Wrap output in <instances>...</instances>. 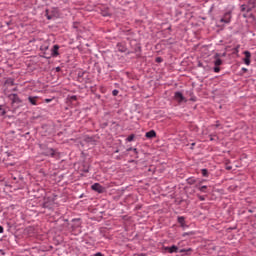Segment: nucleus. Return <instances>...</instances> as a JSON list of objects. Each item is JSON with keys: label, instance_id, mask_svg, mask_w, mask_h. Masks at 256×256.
<instances>
[{"label": "nucleus", "instance_id": "obj_4", "mask_svg": "<svg viewBox=\"0 0 256 256\" xmlns=\"http://www.w3.org/2000/svg\"><path fill=\"white\" fill-rule=\"evenodd\" d=\"M220 21L229 25L231 23V12H226Z\"/></svg>", "mask_w": 256, "mask_h": 256}, {"label": "nucleus", "instance_id": "obj_30", "mask_svg": "<svg viewBox=\"0 0 256 256\" xmlns=\"http://www.w3.org/2000/svg\"><path fill=\"white\" fill-rule=\"evenodd\" d=\"M107 15H108L107 13H103V16H104V17H107Z\"/></svg>", "mask_w": 256, "mask_h": 256}, {"label": "nucleus", "instance_id": "obj_35", "mask_svg": "<svg viewBox=\"0 0 256 256\" xmlns=\"http://www.w3.org/2000/svg\"><path fill=\"white\" fill-rule=\"evenodd\" d=\"M6 83H9V80H7V82Z\"/></svg>", "mask_w": 256, "mask_h": 256}, {"label": "nucleus", "instance_id": "obj_34", "mask_svg": "<svg viewBox=\"0 0 256 256\" xmlns=\"http://www.w3.org/2000/svg\"><path fill=\"white\" fill-rule=\"evenodd\" d=\"M215 127H219V124H216Z\"/></svg>", "mask_w": 256, "mask_h": 256}, {"label": "nucleus", "instance_id": "obj_24", "mask_svg": "<svg viewBox=\"0 0 256 256\" xmlns=\"http://www.w3.org/2000/svg\"><path fill=\"white\" fill-rule=\"evenodd\" d=\"M156 61H157V63H161L162 59L158 57V58H156Z\"/></svg>", "mask_w": 256, "mask_h": 256}, {"label": "nucleus", "instance_id": "obj_29", "mask_svg": "<svg viewBox=\"0 0 256 256\" xmlns=\"http://www.w3.org/2000/svg\"><path fill=\"white\" fill-rule=\"evenodd\" d=\"M132 151H134V153H137V148H133Z\"/></svg>", "mask_w": 256, "mask_h": 256}, {"label": "nucleus", "instance_id": "obj_12", "mask_svg": "<svg viewBox=\"0 0 256 256\" xmlns=\"http://www.w3.org/2000/svg\"><path fill=\"white\" fill-rule=\"evenodd\" d=\"M187 183L188 185H195V183H197V180L195 178H188Z\"/></svg>", "mask_w": 256, "mask_h": 256}, {"label": "nucleus", "instance_id": "obj_22", "mask_svg": "<svg viewBox=\"0 0 256 256\" xmlns=\"http://www.w3.org/2000/svg\"><path fill=\"white\" fill-rule=\"evenodd\" d=\"M112 94L114 95V97H117V95H119V90H113Z\"/></svg>", "mask_w": 256, "mask_h": 256}, {"label": "nucleus", "instance_id": "obj_26", "mask_svg": "<svg viewBox=\"0 0 256 256\" xmlns=\"http://www.w3.org/2000/svg\"><path fill=\"white\" fill-rule=\"evenodd\" d=\"M242 71H244V73H247L248 69L247 68H242Z\"/></svg>", "mask_w": 256, "mask_h": 256}, {"label": "nucleus", "instance_id": "obj_15", "mask_svg": "<svg viewBox=\"0 0 256 256\" xmlns=\"http://www.w3.org/2000/svg\"><path fill=\"white\" fill-rule=\"evenodd\" d=\"M178 223H180V225L183 227V225H185V218L178 217Z\"/></svg>", "mask_w": 256, "mask_h": 256}, {"label": "nucleus", "instance_id": "obj_9", "mask_svg": "<svg viewBox=\"0 0 256 256\" xmlns=\"http://www.w3.org/2000/svg\"><path fill=\"white\" fill-rule=\"evenodd\" d=\"M145 137H147V139H153L154 137H157V133L155 130H150L145 134Z\"/></svg>", "mask_w": 256, "mask_h": 256}, {"label": "nucleus", "instance_id": "obj_23", "mask_svg": "<svg viewBox=\"0 0 256 256\" xmlns=\"http://www.w3.org/2000/svg\"><path fill=\"white\" fill-rule=\"evenodd\" d=\"M186 235H193V232H190V233H184V234H183V237H186Z\"/></svg>", "mask_w": 256, "mask_h": 256}, {"label": "nucleus", "instance_id": "obj_18", "mask_svg": "<svg viewBox=\"0 0 256 256\" xmlns=\"http://www.w3.org/2000/svg\"><path fill=\"white\" fill-rule=\"evenodd\" d=\"M199 191H201L202 193H206L207 192V186L200 187Z\"/></svg>", "mask_w": 256, "mask_h": 256}, {"label": "nucleus", "instance_id": "obj_1", "mask_svg": "<svg viewBox=\"0 0 256 256\" xmlns=\"http://www.w3.org/2000/svg\"><path fill=\"white\" fill-rule=\"evenodd\" d=\"M44 155H46L47 157L58 158V157H59V152H57L55 149L47 148V149L44 151Z\"/></svg>", "mask_w": 256, "mask_h": 256}, {"label": "nucleus", "instance_id": "obj_20", "mask_svg": "<svg viewBox=\"0 0 256 256\" xmlns=\"http://www.w3.org/2000/svg\"><path fill=\"white\" fill-rule=\"evenodd\" d=\"M209 137H210V141H215L214 137H217V134H210Z\"/></svg>", "mask_w": 256, "mask_h": 256}, {"label": "nucleus", "instance_id": "obj_31", "mask_svg": "<svg viewBox=\"0 0 256 256\" xmlns=\"http://www.w3.org/2000/svg\"><path fill=\"white\" fill-rule=\"evenodd\" d=\"M72 99H77V96H73Z\"/></svg>", "mask_w": 256, "mask_h": 256}, {"label": "nucleus", "instance_id": "obj_6", "mask_svg": "<svg viewBox=\"0 0 256 256\" xmlns=\"http://www.w3.org/2000/svg\"><path fill=\"white\" fill-rule=\"evenodd\" d=\"M214 65H215V67H221V65H223V60H221V58H219V54L215 55Z\"/></svg>", "mask_w": 256, "mask_h": 256}, {"label": "nucleus", "instance_id": "obj_28", "mask_svg": "<svg viewBox=\"0 0 256 256\" xmlns=\"http://www.w3.org/2000/svg\"><path fill=\"white\" fill-rule=\"evenodd\" d=\"M46 103H51V99H46Z\"/></svg>", "mask_w": 256, "mask_h": 256}, {"label": "nucleus", "instance_id": "obj_27", "mask_svg": "<svg viewBox=\"0 0 256 256\" xmlns=\"http://www.w3.org/2000/svg\"><path fill=\"white\" fill-rule=\"evenodd\" d=\"M4 229L3 226H0V233H3Z\"/></svg>", "mask_w": 256, "mask_h": 256}, {"label": "nucleus", "instance_id": "obj_16", "mask_svg": "<svg viewBox=\"0 0 256 256\" xmlns=\"http://www.w3.org/2000/svg\"><path fill=\"white\" fill-rule=\"evenodd\" d=\"M201 173H202L203 177H208V175H209V171L207 169H202Z\"/></svg>", "mask_w": 256, "mask_h": 256}, {"label": "nucleus", "instance_id": "obj_21", "mask_svg": "<svg viewBox=\"0 0 256 256\" xmlns=\"http://www.w3.org/2000/svg\"><path fill=\"white\" fill-rule=\"evenodd\" d=\"M219 71H221V68H219V66H215L214 73H219Z\"/></svg>", "mask_w": 256, "mask_h": 256}, {"label": "nucleus", "instance_id": "obj_32", "mask_svg": "<svg viewBox=\"0 0 256 256\" xmlns=\"http://www.w3.org/2000/svg\"><path fill=\"white\" fill-rule=\"evenodd\" d=\"M11 85H13V80L10 81Z\"/></svg>", "mask_w": 256, "mask_h": 256}, {"label": "nucleus", "instance_id": "obj_2", "mask_svg": "<svg viewBox=\"0 0 256 256\" xmlns=\"http://www.w3.org/2000/svg\"><path fill=\"white\" fill-rule=\"evenodd\" d=\"M174 99L177 103H187V99L183 97V93L175 92Z\"/></svg>", "mask_w": 256, "mask_h": 256}, {"label": "nucleus", "instance_id": "obj_33", "mask_svg": "<svg viewBox=\"0 0 256 256\" xmlns=\"http://www.w3.org/2000/svg\"><path fill=\"white\" fill-rule=\"evenodd\" d=\"M200 199H201V201H203V200H204V198H203V197H200Z\"/></svg>", "mask_w": 256, "mask_h": 256}, {"label": "nucleus", "instance_id": "obj_7", "mask_svg": "<svg viewBox=\"0 0 256 256\" xmlns=\"http://www.w3.org/2000/svg\"><path fill=\"white\" fill-rule=\"evenodd\" d=\"M168 253H178L179 252V247L173 245L171 247H166L165 248Z\"/></svg>", "mask_w": 256, "mask_h": 256}, {"label": "nucleus", "instance_id": "obj_14", "mask_svg": "<svg viewBox=\"0 0 256 256\" xmlns=\"http://www.w3.org/2000/svg\"><path fill=\"white\" fill-rule=\"evenodd\" d=\"M46 17L48 20H51V19H53V17H55V14H50L49 10H46Z\"/></svg>", "mask_w": 256, "mask_h": 256}, {"label": "nucleus", "instance_id": "obj_8", "mask_svg": "<svg viewBox=\"0 0 256 256\" xmlns=\"http://www.w3.org/2000/svg\"><path fill=\"white\" fill-rule=\"evenodd\" d=\"M28 101H29V103H31V105H37V101H39V97L29 96Z\"/></svg>", "mask_w": 256, "mask_h": 256}, {"label": "nucleus", "instance_id": "obj_3", "mask_svg": "<svg viewBox=\"0 0 256 256\" xmlns=\"http://www.w3.org/2000/svg\"><path fill=\"white\" fill-rule=\"evenodd\" d=\"M92 191H96V193H104L105 187H103L99 183H95L91 186Z\"/></svg>", "mask_w": 256, "mask_h": 256}, {"label": "nucleus", "instance_id": "obj_13", "mask_svg": "<svg viewBox=\"0 0 256 256\" xmlns=\"http://www.w3.org/2000/svg\"><path fill=\"white\" fill-rule=\"evenodd\" d=\"M241 11H247V13H249V11H251V7L242 5L241 6Z\"/></svg>", "mask_w": 256, "mask_h": 256}, {"label": "nucleus", "instance_id": "obj_10", "mask_svg": "<svg viewBox=\"0 0 256 256\" xmlns=\"http://www.w3.org/2000/svg\"><path fill=\"white\" fill-rule=\"evenodd\" d=\"M59 56V45H54L52 49V57Z\"/></svg>", "mask_w": 256, "mask_h": 256}, {"label": "nucleus", "instance_id": "obj_19", "mask_svg": "<svg viewBox=\"0 0 256 256\" xmlns=\"http://www.w3.org/2000/svg\"><path fill=\"white\" fill-rule=\"evenodd\" d=\"M135 139V135L131 134L130 136L127 137V141L131 142Z\"/></svg>", "mask_w": 256, "mask_h": 256}, {"label": "nucleus", "instance_id": "obj_11", "mask_svg": "<svg viewBox=\"0 0 256 256\" xmlns=\"http://www.w3.org/2000/svg\"><path fill=\"white\" fill-rule=\"evenodd\" d=\"M9 98L11 99L12 103H19V96H17V94H12L9 96Z\"/></svg>", "mask_w": 256, "mask_h": 256}, {"label": "nucleus", "instance_id": "obj_5", "mask_svg": "<svg viewBox=\"0 0 256 256\" xmlns=\"http://www.w3.org/2000/svg\"><path fill=\"white\" fill-rule=\"evenodd\" d=\"M245 58L243 59L245 65H251V52L244 51Z\"/></svg>", "mask_w": 256, "mask_h": 256}, {"label": "nucleus", "instance_id": "obj_17", "mask_svg": "<svg viewBox=\"0 0 256 256\" xmlns=\"http://www.w3.org/2000/svg\"><path fill=\"white\" fill-rule=\"evenodd\" d=\"M191 251H192L191 248H189V249H181V250H179V253H189Z\"/></svg>", "mask_w": 256, "mask_h": 256}, {"label": "nucleus", "instance_id": "obj_25", "mask_svg": "<svg viewBox=\"0 0 256 256\" xmlns=\"http://www.w3.org/2000/svg\"><path fill=\"white\" fill-rule=\"evenodd\" d=\"M134 256H147V255H146V254L141 253V254H136V255H134Z\"/></svg>", "mask_w": 256, "mask_h": 256}]
</instances>
